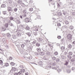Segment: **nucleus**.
<instances>
[{"instance_id": "nucleus-1", "label": "nucleus", "mask_w": 75, "mask_h": 75, "mask_svg": "<svg viewBox=\"0 0 75 75\" xmlns=\"http://www.w3.org/2000/svg\"><path fill=\"white\" fill-rule=\"evenodd\" d=\"M24 55V58H26L27 60H31L32 59V56H31L30 54L25 53Z\"/></svg>"}, {"instance_id": "nucleus-2", "label": "nucleus", "mask_w": 75, "mask_h": 75, "mask_svg": "<svg viewBox=\"0 0 75 75\" xmlns=\"http://www.w3.org/2000/svg\"><path fill=\"white\" fill-rule=\"evenodd\" d=\"M73 55V53L72 52H69L68 53V54L67 55V57L68 59H71L72 57V55Z\"/></svg>"}, {"instance_id": "nucleus-3", "label": "nucleus", "mask_w": 75, "mask_h": 75, "mask_svg": "<svg viewBox=\"0 0 75 75\" xmlns=\"http://www.w3.org/2000/svg\"><path fill=\"white\" fill-rule=\"evenodd\" d=\"M9 69H11V70H10V73H11L12 74H13V72L14 71H16V68H15V67H12L11 66L10 67H9Z\"/></svg>"}, {"instance_id": "nucleus-4", "label": "nucleus", "mask_w": 75, "mask_h": 75, "mask_svg": "<svg viewBox=\"0 0 75 75\" xmlns=\"http://www.w3.org/2000/svg\"><path fill=\"white\" fill-rule=\"evenodd\" d=\"M57 65V63L55 62H53L52 63V69H57V68L54 67V66H55Z\"/></svg>"}, {"instance_id": "nucleus-5", "label": "nucleus", "mask_w": 75, "mask_h": 75, "mask_svg": "<svg viewBox=\"0 0 75 75\" xmlns=\"http://www.w3.org/2000/svg\"><path fill=\"white\" fill-rule=\"evenodd\" d=\"M25 72V69H23L21 70V71H19V74H23V73H24Z\"/></svg>"}, {"instance_id": "nucleus-6", "label": "nucleus", "mask_w": 75, "mask_h": 75, "mask_svg": "<svg viewBox=\"0 0 75 75\" xmlns=\"http://www.w3.org/2000/svg\"><path fill=\"white\" fill-rule=\"evenodd\" d=\"M30 21V18H26L25 19V23H29Z\"/></svg>"}, {"instance_id": "nucleus-7", "label": "nucleus", "mask_w": 75, "mask_h": 75, "mask_svg": "<svg viewBox=\"0 0 75 75\" xmlns=\"http://www.w3.org/2000/svg\"><path fill=\"white\" fill-rule=\"evenodd\" d=\"M3 61L1 60H0V65L1 66V68H3L4 67V65L3 64Z\"/></svg>"}, {"instance_id": "nucleus-8", "label": "nucleus", "mask_w": 75, "mask_h": 75, "mask_svg": "<svg viewBox=\"0 0 75 75\" xmlns=\"http://www.w3.org/2000/svg\"><path fill=\"white\" fill-rule=\"evenodd\" d=\"M67 37L69 40H71L72 39V35L71 34H68L67 35Z\"/></svg>"}, {"instance_id": "nucleus-9", "label": "nucleus", "mask_w": 75, "mask_h": 75, "mask_svg": "<svg viewBox=\"0 0 75 75\" xmlns=\"http://www.w3.org/2000/svg\"><path fill=\"white\" fill-rule=\"evenodd\" d=\"M67 45L68 48L69 49H71V48H72V45H71V44H69L68 43H67Z\"/></svg>"}, {"instance_id": "nucleus-10", "label": "nucleus", "mask_w": 75, "mask_h": 75, "mask_svg": "<svg viewBox=\"0 0 75 75\" xmlns=\"http://www.w3.org/2000/svg\"><path fill=\"white\" fill-rule=\"evenodd\" d=\"M65 63H64V65H65L66 66H67L69 64V62L67 61H65Z\"/></svg>"}, {"instance_id": "nucleus-11", "label": "nucleus", "mask_w": 75, "mask_h": 75, "mask_svg": "<svg viewBox=\"0 0 75 75\" xmlns=\"http://www.w3.org/2000/svg\"><path fill=\"white\" fill-rule=\"evenodd\" d=\"M61 58L62 59H66V57L64 55L61 56Z\"/></svg>"}, {"instance_id": "nucleus-12", "label": "nucleus", "mask_w": 75, "mask_h": 75, "mask_svg": "<svg viewBox=\"0 0 75 75\" xmlns=\"http://www.w3.org/2000/svg\"><path fill=\"white\" fill-rule=\"evenodd\" d=\"M26 34L29 37H30L31 35V33L30 32H28L27 33H26Z\"/></svg>"}, {"instance_id": "nucleus-13", "label": "nucleus", "mask_w": 75, "mask_h": 75, "mask_svg": "<svg viewBox=\"0 0 75 75\" xmlns=\"http://www.w3.org/2000/svg\"><path fill=\"white\" fill-rule=\"evenodd\" d=\"M6 35L8 38H10V37H11V34H10V33H7Z\"/></svg>"}, {"instance_id": "nucleus-14", "label": "nucleus", "mask_w": 75, "mask_h": 75, "mask_svg": "<svg viewBox=\"0 0 75 75\" xmlns=\"http://www.w3.org/2000/svg\"><path fill=\"white\" fill-rule=\"evenodd\" d=\"M12 38L13 39L15 40V39H16L17 38V36L16 35H13L12 36Z\"/></svg>"}, {"instance_id": "nucleus-15", "label": "nucleus", "mask_w": 75, "mask_h": 75, "mask_svg": "<svg viewBox=\"0 0 75 75\" xmlns=\"http://www.w3.org/2000/svg\"><path fill=\"white\" fill-rule=\"evenodd\" d=\"M60 49L62 51H64V50H65V46H62L60 48Z\"/></svg>"}, {"instance_id": "nucleus-16", "label": "nucleus", "mask_w": 75, "mask_h": 75, "mask_svg": "<svg viewBox=\"0 0 75 75\" xmlns=\"http://www.w3.org/2000/svg\"><path fill=\"white\" fill-rule=\"evenodd\" d=\"M20 45L22 48H24V47H25V45H24V44H22V43H20L19 44V45Z\"/></svg>"}, {"instance_id": "nucleus-17", "label": "nucleus", "mask_w": 75, "mask_h": 75, "mask_svg": "<svg viewBox=\"0 0 75 75\" xmlns=\"http://www.w3.org/2000/svg\"><path fill=\"white\" fill-rule=\"evenodd\" d=\"M2 41L3 42V44L4 45L6 44V39L3 38L2 40Z\"/></svg>"}, {"instance_id": "nucleus-18", "label": "nucleus", "mask_w": 75, "mask_h": 75, "mask_svg": "<svg viewBox=\"0 0 75 75\" xmlns=\"http://www.w3.org/2000/svg\"><path fill=\"white\" fill-rule=\"evenodd\" d=\"M56 62L57 63H59L60 62V59L59 58H57L56 60Z\"/></svg>"}, {"instance_id": "nucleus-19", "label": "nucleus", "mask_w": 75, "mask_h": 75, "mask_svg": "<svg viewBox=\"0 0 75 75\" xmlns=\"http://www.w3.org/2000/svg\"><path fill=\"white\" fill-rule=\"evenodd\" d=\"M51 68V66L50 65L47 66L46 67L47 69H50Z\"/></svg>"}, {"instance_id": "nucleus-20", "label": "nucleus", "mask_w": 75, "mask_h": 75, "mask_svg": "<svg viewBox=\"0 0 75 75\" xmlns=\"http://www.w3.org/2000/svg\"><path fill=\"white\" fill-rule=\"evenodd\" d=\"M20 27L21 28L22 30H24L25 28L24 25H21Z\"/></svg>"}, {"instance_id": "nucleus-21", "label": "nucleus", "mask_w": 75, "mask_h": 75, "mask_svg": "<svg viewBox=\"0 0 75 75\" xmlns=\"http://www.w3.org/2000/svg\"><path fill=\"white\" fill-rule=\"evenodd\" d=\"M16 23L17 24H19L21 23V22H20V21L18 20H16Z\"/></svg>"}, {"instance_id": "nucleus-22", "label": "nucleus", "mask_w": 75, "mask_h": 75, "mask_svg": "<svg viewBox=\"0 0 75 75\" xmlns=\"http://www.w3.org/2000/svg\"><path fill=\"white\" fill-rule=\"evenodd\" d=\"M36 42H37V41L35 40H34L33 42H31V44H35V43H36Z\"/></svg>"}, {"instance_id": "nucleus-23", "label": "nucleus", "mask_w": 75, "mask_h": 75, "mask_svg": "<svg viewBox=\"0 0 75 75\" xmlns=\"http://www.w3.org/2000/svg\"><path fill=\"white\" fill-rule=\"evenodd\" d=\"M40 55H41V56H43V55H44V52H40Z\"/></svg>"}, {"instance_id": "nucleus-24", "label": "nucleus", "mask_w": 75, "mask_h": 75, "mask_svg": "<svg viewBox=\"0 0 75 75\" xmlns=\"http://www.w3.org/2000/svg\"><path fill=\"white\" fill-rule=\"evenodd\" d=\"M6 28H8V23H6L5 25Z\"/></svg>"}, {"instance_id": "nucleus-25", "label": "nucleus", "mask_w": 75, "mask_h": 75, "mask_svg": "<svg viewBox=\"0 0 75 75\" xmlns=\"http://www.w3.org/2000/svg\"><path fill=\"white\" fill-rule=\"evenodd\" d=\"M36 45L37 47H40V43L38 42H37L36 44Z\"/></svg>"}, {"instance_id": "nucleus-26", "label": "nucleus", "mask_w": 75, "mask_h": 75, "mask_svg": "<svg viewBox=\"0 0 75 75\" xmlns=\"http://www.w3.org/2000/svg\"><path fill=\"white\" fill-rule=\"evenodd\" d=\"M63 14L65 16L66 14H67V11H65L64 10H63Z\"/></svg>"}, {"instance_id": "nucleus-27", "label": "nucleus", "mask_w": 75, "mask_h": 75, "mask_svg": "<svg viewBox=\"0 0 75 75\" xmlns=\"http://www.w3.org/2000/svg\"><path fill=\"white\" fill-rule=\"evenodd\" d=\"M36 50L38 52H40L41 51V49L40 48H38L36 49Z\"/></svg>"}, {"instance_id": "nucleus-28", "label": "nucleus", "mask_w": 75, "mask_h": 75, "mask_svg": "<svg viewBox=\"0 0 75 75\" xmlns=\"http://www.w3.org/2000/svg\"><path fill=\"white\" fill-rule=\"evenodd\" d=\"M10 64L11 66H14V65H15V63H14L13 62H11L10 63Z\"/></svg>"}, {"instance_id": "nucleus-29", "label": "nucleus", "mask_w": 75, "mask_h": 75, "mask_svg": "<svg viewBox=\"0 0 75 75\" xmlns=\"http://www.w3.org/2000/svg\"><path fill=\"white\" fill-rule=\"evenodd\" d=\"M35 55L37 57H38L40 55V54L39 53H35Z\"/></svg>"}, {"instance_id": "nucleus-30", "label": "nucleus", "mask_w": 75, "mask_h": 75, "mask_svg": "<svg viewBox=\"0 0 75 75\" xmlns=\"http://www.w3.org/2000/svg\"><path fill=\"white\" fill-rule=\"evenodd\" d=\"M54 55L56 56V55H58V53L57 52H54Z\"/></svg>"}, {"instance_id": "nucleus-31", "label": "nucleus", "mask_w": 75, "mask_h": 75, "mask_svg": "<svg viewBox=\"0 0 75 75\" xmlns=\"http://www.w3.org/2000/svg\"><path fill=\"white\" fill-rule=\"evenodd\" d=\"M71 62H74L75 61V59L72 58V59L70 60Z\"/></svg>"}, {"instance_id": "nucleus-32", "label": "nucleus", "mask_w": 75, "mask_h": 75, "mask_svg": "<svg viewBox=\"0 0 75 75\" xmlns=\"http://www.w3.org/2000/svg\"><path fill=\"white\" fill-rule=\"evenodd\" d=\"M38 63L40 65H42V61H40Z\"/></svg>"}, {"instance_id": "nucleus-33", "label": "nucleus", "mask_w": 75, "mask_h": 75, "mask_svg": "<svg viewBox=\"0 0 75 75\" xmlns=\"http://www.w3.org/2000/svg\"><path fill=\"white\" fill-rule=\"evenodd\" d=\"M62 15V13L61 12H58L57 13V15L59 16H61Z\"/></svg>"}, {"instance_id": "nucleus-34", "label": "nucleus", "mask_w": 75, "mask_h": 75, "mask_svg": "<svg viewBox=\"0 0 75 75\" xmlns=\"http://www.w3.org/2000/svg\"><path fill=\"white\" fill-rule=\"evenodd\" d=\"M56 58H57L54 56H53L52 57V59L53 61H55V60L56 59Z\"/></svg>"}, {"instance_id": "nucleus-35", "label": "nucleus", "mask_w": 75, "mask_h": 75, "mask_svg": "<svg viewBox=\"0 0 75 75\" xmlns=\"http://www.w3.org/2000/svg\"><path fill=\"white\" fill-rule=\"evenodd\" d=\"M69 28H70V30H73L74 29V27L72 25H71L69 26Z\"/></svg>"}, {"instance_id": "nucleus-36", "label": "nucleus", "mask_w": 75, "mask_h": 75, "mask_svg": "<svg viewBox=\"0 0 75 75\" xmlns=\"http://www.w3.org/2000/svg\"><path fill=\"white\" fill-rule=\"evenodd\" d=\"M16 35L17 36H18V37H20V36H21V33H17Z\"/></svg>"}, {"instance_id": "nucleus-37", "label": "nucleus", "mask_w": 75, "mask_h": 75, "mask_svg": "<svg viewBox=\"0 0 75 75\" xmlns=\"http://www.w3.org/2000/svg\"><path fill=\"white\" fill-rule=\"evenodd\" d=\"M6 28L4 27H2V31H6Z\"/></svg>"}, {"instance_id": "nucleus-38", "label": "nucleus", "mask_w": 75, "mask_h": 75, "mask_svg": "<svg viewBox=\"0 0 75 75\" xmlns=\"http://www.w3.org/2000/svg\"><path fill=\"white\" fill-rule=\"evenodd\" d=\"M43 59H44V60H45V61H47V60H48V58H47L46 57H44L43 58H42Z\"/></svg>"}, {"instance_id": "nucleus-39", "label": "nucleus", "mask_w": 75, "mask_h": 75, "mask_svg": "<svg viewBox=\"0 0 75 75\" xmlns=\"http://www.w3.org/2000/svg\"><path fill=\"white\" fill-rule=\"evenodd\" d=\"M46 54L47 56H50V52H46Z\"/></svg>"}, {"instance_id": "nucleus-40", "label": "nucleus", "mask_w": 75, "mask_h": 75, "mask_svg": "<svg viewBox=\"0 0 75 75\" xmlns=\"http://www.w3.org/2000/svg\"><path fill=\"white\" fill-rule=\"evenodd\" d=\"M9 65V64L8 63H6L4 65V66H6V67H8Z\"/></svg>"}, {"instance_id": "nucleus-41", "label": "nucleus", "mask_w": 75, "mask_h": 75, "mask_svg": "<svg viewBox=\"0 0 75 75\" xmlns=\"http://www.w3.org/2000/svg\"><path fill=\"white\" fill-rule=\"evenodd\" d=\"M38 40L40 42H42V39L41 38H39Z\"/></svg>"}, {"instance_id": "nucleus-42", "label": "nucleus", "mask_w": 75, "mask_h": 75, "mask_svg": "<svg viewBox=\"0 0 75 75\" xmlns=\"http://www.w3.org/2000/svg\"><path fill=\"white\" fill-rule=\"evenodd\" d=\"M9 25L10 26H11V27H14V24L12 23H9Z\"/></svg>"}, {"instance_id": "nucleus-43", "label": "nucleus", "mask_w": 75, "mask_h": 75, "mask_svg": "<svg viewBox=\"0 0 75 75\" xmlns=\"http://www.w3.org/2000/svg\"><path fill=\"white\" fill-rule=\"evenodd\" d=\"M7 11H3V14L4 15H6V14H7Z\"/></svg>"}, {"instance_id": "nucleus-44", "label": "nucleus", "mask_w": 75, "mask_h": 75, "mask_svg": "<svg viewBox=\"0 0 75 75\" xmlns=\"http://www.w3.org/2000/svg\"><path fill=\"white\" fill-rule=\"evenodd\" d=\"M57 23V26H58V27H60V26L61 25V23Z\"/></svg>"}, {"instance_id": "nucleus-45", "label": "nucleus", "mask_w": 75, "mask_h": 75, "mask_svg": "<svg viewBox=\"0 0 75 75\" xmlns=\"http://www.w3.org/2000/svg\"><path fill=\"white\" fill-rule=\"evenodd\" d=\"M21 75L19 74V72H18V73L16 72L14 73V75Z\"/></svg>"}, {"instance_id": "nucleus-46", "label": "nucleus", "mask_w": 75, "mask_h": 75, "mask_svg": "<svg viewBox=\"0 0 75 75\" xmlns=\"http://www.w3.org/2000/svg\"><path fill=\"white\" fill-rule=\"evenodd\" d=\"M6 7V6L4 4H2L1 6V7Z\"/></svg>"}, {"instance_id": "nucleus-47", "label": "nucleus", "mask_w": 75, "mask_h": 75, "mask_svg": "<svg viewBox=\"0 0 75 75\" xmlns=\"http://www.w3.org/2000/svg\"><path fill=\"white\" fill-rule=\"evenodd\" d=\"M26 30H30V27L28 26H26L25 27Z\"/></svg>"}, {"instance_id": "nucleus-48", "label": "nucleus", "mask_w": 75, "mask_h": 75, "mask_svg": "<svg viewBox=\"0 0 75 75\" xmlns=\"http://www.w3.org/2000/svg\"><path fill=\"white\" fill-rule=\"evenodd\" d=\"M33 34L34 35H37V32H33Z\"/></svg>"}, {"instance_id": "nucleus-49", "label": "nucleus", "mask_w": 75, "mask_h": 75, "mask_svg": "<svg viewBox=\"0 0 75 75\" xmlns=\"http://www.w3.org/2000/svg\"><path fill=\"white\" fill-rule=\"evenodd\" d=\"M25 42L26 43H29L30 42V41L29 40H26Z\"/></svg>"}, {"instance_id": "nucleus-50", "label": "nucleus", "mask_w": 75, "mask_h": 75, "mask_svg": "<svg viewBox=\"0 0 75 75\" xmlns=\"http://www.w3.org/2000/svg\"><path fill=\"white\" fill-rule=\"evenodd\" d=\"M10 20H13V19H14V18H13L12 16L10 17Z\"/></svg>"}, {"instance_id": "nucleus-51", "label": "nucleus", "mask_w": 75, "mask_h": 75, "mask_svg": "<svg viewBox=\"0 0 75 75\" xmlns=\"http://www.w3.org/2000/svg\"><path fill=\"white\" fill-rule=\"evenodd\" d=\"M63 20V19L62 18H59V21H60V22H62Z\"/></svg>"}, {"instance_id": "nucleus-52", "label": "nucleus", "mask_w": 75, "mask_h": 75, "mask_svg": "<svg viewBox=\"0 0 75 75\" xmlns=\"http://www.w3.org/2000/svg\"><path fill=\"white\" fill-rule=\"evenodd\" d=\"M57 46V47H59L60 48H61V46H60V44L59 43H57L56 44Z\"/></svg>"}, {"instance_id": "nucleus-53", "label": "nucleus", "mask_w": 75, "mask_h": 75, "mask_svg": "<svg viewBox=\"0 0 75 75\" xmlns=\"http://www.w3.org/2000/svg\"><path fill=\"white\" fill-rule=\"evenodd\" d=\"M23 13H27V11L26 10H24L23 11Z\"/></svg>"}, {"instance_id": "nucleus-54", "label": "nucleus", "mask_w": 75, "mask_h": 75, "mask_svg": "<svg viewBox=\"0 0 75 75\" xmlns=\"http://www.w3.org/2000/svg\"><path fill=\"white\" fill-rule=\"evenodd\" d=\"M65 23L66 24H69V22L67 21H65Z\"/></svg>"}, {"instance_id": "nucleus-55", "label": "nucleus", "mask_w": 75, "mask_h": 75, "mask_svg": "<svg viewBox=\"0 0 75 75\" xmlns=\"http://www.w3.org/2000/svg\"><path fill=\"white\" fill-rule=\"evenodd\" d=\"M57 38L58 39H61V36L60 35L58 36Z\"/></svg>"}, {"instance_id": "nucleus-56", "label": "nucleus", "mask_w": 75, "mask_h": 75, "mask_svg": "<svg viewBox=\"0 0 75 75\" xmlns=\"http://www.w3.org/2000/svg\"><path fill=\"white\" fill-rule=\"evenodd\" d=\"M23 17H26L27 16H26V14H25V13H24V14L23 15Z\"/></svg>"}, {"instance_id": "nucleus-57", "label": "nucleus", "mask_w": 75, "mask_h": 75, "mask_svg": "<svg viewBox=\"0 0 75 75\" xmlns=\"http://www.w3.org/2000/svg\"><path fill=\"white\" fill-rule=\"evenodd\" d=\"M13 57H9V59L10 60H12Z\"/></svg>"}, {"instance_id": "nucleus-58", "label": "nucleus", "mask_w": 75, "mask_h": 75, "mask_svg": "<svg viewBox=\"0 0 75 75\" xmlns=\"http://www.w3.org/2000/svg\"><path fill=\"white\" fill-rule=\"evenodd\" d=\"M21 6L22 7H24L25 6V4L24 3H22L21 4Z\"/></svg>"}, {"instance_id": "nucleus-59", "label": "nucleus", "mask_w": 75, "mask_h": 75, "mask_svg": "<svg viewBox=\"0 0 75 75\" xmlns=\"http://www.w3.org/2000/svg\"><path fill=\"white\" fill-rule=\"evenodd\" d=\"M67 67L68 68H71V66L69 65H68V66H67Z\"/></svg>"}, {"instance_id": "nucleus-60", "label": "nucleus", "mask_w": 75, "mask_h": 75, "mask_svg": "<svg viewBox=\"0 0 75 75\" xmlns=\"http://www.w3.org/2000/svg\"><path fill=\"white\" fill-rule=\"evenodd\" d=\"M61 42L62 43L64 42V39L63 38V39L61 40Z\"/></svg>"}, {"instance_id": "nucleus-61", "label": "nucleus", "mask_w": 75, "mask_h": 75, "mask_svg": "<svg viewBox=\"0 0 75 75\" xmlns=\"http://www.w3.org/2000/svg\"><path fill=\"white\" fill-rule=\"evenodd\" d=\"M57 71H58L59 73L60 72H61V69H57Z\"/></svg>"}, {"instance_id": "nucleus-62", "label": "nucleus", "mask_w": 75, "mask_h": 75, "mask_svg": "<svg viewBox=\"0 0 75 75\" xmlns=\"http://www.w3.org/2000/svg\"><path fill=\"white\" fill-rule=\"evenodd\" d=\"M40 18L41 17L40 16H38L37 18H38V19H40Z\"/></svg>"}, {"instance_id": "nucleus-63", "label": "nucleus", "mask_w": 75, "mask_h": 75, "mask_svg": "<svg viewBox=\"0 0 75 75\" xmlns=\"http://www.w3.org/2000/svg\"><path fill=\"white\" fill-rule=\"evenodd\" d=\"M67 72L68 73H71V70H67Z\"/></svg>"}, {"instance_id": "nucleus-64", "label": "nucleus", "mask_w": 75, "mask_h": 75, "mask_svg": "<svg viewBox=\"0 0 75 75\" xmlns=\"http://www.w3.org/2000/svg\"><path fill=\"white\" fill-rule=\"evenodd\" d=\"M73 57L74 59H75V54H73Z\"/></svg>"}]
</instances>
